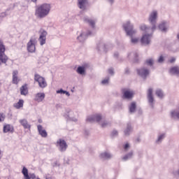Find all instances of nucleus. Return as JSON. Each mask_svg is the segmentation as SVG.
<instances>
[{
  "label": "nucleus",
  "instance_id": "1",
  "mask_svg": "<svg viewBox=\"0 0 179 179\" xmlns=\"http://www.w3.org/2000/svg\"><path fill=\"white\" fill-rule=\"evenodd\" d=\"M123 28L124 29L127 36L130 37L131 44H133V45L138 44L141 39L139 37L134 36V34H136V29H134V24H132L130 21H127L123 24Z\"/></svg>",
  "mask_w": 179,
  "mask_h": 179
},
{
  "label": "nucleus",
  "instance_id": "2",
  "mask_svg": "<svg viewBox=\"0 0 179 179\" xmlns=\"http://www.w3.org/2000/svg\"><path fill=\"white\" fill-rule=\"evenodd\" d=\"M50 10L51 4L45 3L38 6L36 8L35 15L37 17H39V19H43L44 17H46V16H48V15H50Z\"/></svg>",
  "mask_w": 179,
  "mask_h": 179
},
{
  "label": "nucleus",
  "instance_id": "3",
  "mask_svg": "<svg viewBox=\"0 0 179 179\" xmlns=\"http://www.w3.org/2000/svg\"><path fill=\"white\" fill-rule=\"evenodd\" d=\"M92 121L99 122L101 128H107V127H110V125H111V124L109 122H107V120H103V117L100 115H93L91 117V122Z\"/></svg>",
  "mask_w": 179,
  "mask_h": 179
},
{
  "label": "nucleus",
  "instance_id": "4",
  "mask_svg": "<svg viewBox=\"0 0 179 179\" xmlns=\"http://www.w3.org/2000/svg\"><path fill=\"white\" fill-rule=\"evenodd\" d=\"M159 16V13L157 10H153L151 11L148 16V22L152 26V30H156V23H157V17Z\"/></svg>",
  "mask_w": 179,
  "mask_h": 179
},
{
  "label": "nucleus",
  "instance_id": "5",
  "mask_svg": "<svg viewBox=\"0 0 179 179\" xmlns=\"http://www.w3.org/2000/svg\"><path fill=\"white\" fill-rule=\"evenodd\" d=\"M5 51H6V48H5V45H3V41H0V65L6 64L8 59H9L8 56L5 54Z\"/></svg>",
  "mask_w": 179,
  "mask_h": 179
},
{
  "label": "nucleus",
  "instance_id": "6",
  "mask_svg": "<svg viewBox=\"0 0 179 179\" xmlns=\"http://www.w3.org/2000/svg\"><path fill=\"white\" fill-rule=\"evenodd\" d=\"M153 37V33L143 34L140 41L143 45H149L152 43V38Z\"/></svg>",
  "mask_w": 179,
  "mask_h": 179
},
{
  "label": "nucleus",
  "instance_id": "7",
  "mask_svg": "<svg viewBox=\"0 0 179 179\" xmlns=\"http://www.w3.org/2000/svg\"><path fill=\"white\" fill-rule=\"evenodd\" d=\"M77 6L79 9H80V13L83 12H86L89 9V0H78Z\"/></svg>",
  "mask_w": 179,
  "mask_h": 179
},
{
  "label": "nucleus",
  "instance_id": "8",
  "mask_svg": "<svg viewBox=\"0 0 179 179\" xmlns=\"http://www.w3.org/2000/svg\"><path fill=\"white\" fill-rule=\"evenodd\" d=\"M34 80L38 83L39 87L41 89H44V87H47V81H45V78L42 77L38 74H35Z\"/></svg>",
  "mask_w": 179,
  "mask_h": 179
},
{
  "label": "nucleus",
  "instance_id": "9",
  "mask_svg": "<svg viewBox=\"0 0 179 179\" xmlns=\"http://www.w3.org/2000/svg\"><path fill=\"white\" fill-rule=\"evenodd\" d=\"M139 30L140 31H142L143 34H148L155 31V29H153V27L150 28V27H148L145 24H140Z\"/></svg>",
  "mask_w": 179,
  "mask_h": 179
},
{
  "label": "nucleus",
  "instance_id": "10",
  "mask_svg": "<svg viewBox=\"0 0 179 179\" xmlns=\"http://www.w3.org/2000/svg\"><path fill=\"white\" fill-rule=\"evenodd\" d=\"M57 146L59 148L60 152H65L68 149V144L65 140L60 138L57 141Z\"/></svg>",
  "mask_w": 179,
  "mask_h": 179
},
{
  "label": "nucleus",
  "instance_id": "11",
  "mask_svg": "<svg viewBox=\"0 0 179 179\" xmlns=\"http://www.w3.org/2000/svg\"><path fill=\"white\" fill-rule=\"evenodd\" d=\"M39 33H40V36L38 38V41H39L41 45H44V44H45V43L47 41L48 33L44 29H41Z\"/></svg>",
  "mask_w": 179,
  "mask_h": 179
},
{
  "label": "nucleus",
  "instance_id": "12",
  "mask_svg": "<svg viewBox=\"0 0 179 179\" xmlns=\"http://www.w3.org/2000/svg\"><path fill=\"white\" fill-rule=\"evenodd\" d=\"M147 97L150 106L153 108V104H155V98H153V88L149 87L147 91Z\"/></svg>",
  "mask_w": 179,
  "mask_h": 179
},
{
  "label": "nucleus",
  "instance_id": "13",
  "mask_svg": "<svg viewBox=\"0 0 179 179\" xmlns=\"http://www.w3.org/2000/svg\"><path fill=\"white\" fill-rule=\"evenodd\" d=\"M36 38H31L28 42L27 47L29 52H36Z\"/></svg>",
  "mask_w": 179,
  "mask_h": 179
},
{
  "label": "nucleus",
  "instance_id": "14",
  "mask_svg": "<svg viewBox=\"0 0 179 179\" xmlns=\"http://www.w3.org/2000/svg\"><path fill=\"white\" fill-rule=\"evenodd\" d=\"M137 73L143 78V79H146L148 76H149L150 71L146 68H141L139 69H137Z\"/></svg>",
  "mask_w": 179,
  "mask_h": 179
},
{
  "label": "nucleus",
  "instance_id": "15",
  "mask_svg": "<svg viewBox=\"0 0 179 179\" xmlns=\"http://www.w3.org/2000/svg\"><path fill=\"white\" fill-rule=\"evenodd\" d=\"M96 50L99 51V52H100V54H106V52H107L108 48L106 43L100 42L97 44Z\"/></svg>",
  "mask_w": 179,
  "mask_h": 179
},
{
  "label": "nucleus",
  "instance_id": "16",
  "mask_svg": "<svg viewBox=\"0 0 179 179\" xmlns=\"http://www.w3.org/2000/svg\"><path fill=\"white\" fill-rule=\"evenodd\" d=\"M135 92L131 90H125L123 91V99L131 100L134 97Z\"/></svg>",
  "mask_w": 179,
  "mask_h": 179
},
{
  "label": "nucleus",
  "instance_id": "17",
  "mask_svg": "<svg viewBox=\"0 0 179 179\" xmlns=\"http://www.w3.org/2000/svg\"><path fill=\"white\" fill-rule=\"evenodd\" d=\"M3 132L4 134H8V132H10V134H13L15 132V128L13 126H12V124H4Z\"/></svg>",
  "mask_w": 179,
  "mask_h": 179
},
{
  "label": "nucleus",
  "instance_id": "18",
  "mask_svg": "<svg viewBox=\"0 0 179 179\" xmlns=\"http://www.w3.org/2000/svg\"><path fill=\"white\" fill-rule=\"evenodd\" d=\"M89 36H90V31L82 32L80 36L77 37V40H78L80 43H83V41H85L87 37H89Z\"/></svg>",
  "mask_w": 179,
  "mask_h": 179
},
{
  "label": "nucleus",
  "instance_id": "19",
  "mask_svg": "<svg viewBox=\"0 0 179 179\" xmlns=\"http://www.w3.org/2000/svg\"><path fill=\"white\" fill-rule=\"evenodd\" d=\"M111 157H113V155L108 152H103L99 155V159H101V160H110Z\"/></svg>",
  "mask_w": 179,
  "mask_h": 179
},
{
  "label": "nucleus",
  "instance_id": "20",
  "mask_svg": "<svg viewBox=\"0 0 179 179\" xmlns=\"http://www.w3.org/2000/svg\"><path fill=\"white\" fill-rule=\"evenodd\" d=\"M38 131L42 138H47V136H48L47 131H45V129L43 128V126L40 124L38 125Z\"/></svg>",
  "mask_w": 179,
  "mask_h": 179
},
{
  "label": "nucleus",
  "instance_id": "21",
  "mask_svg": "<svg viewBox=\"0 0 179 179\" xmlns=\"http://www.w3.org/2000/svg\"><path fill=\"white\" fill-rule=\"evenodd\" d=\"M44 99H45V94L44 93H37L35 95V101H37L38 103H41V101H43V100H44Z\"/></svg>",
  "mask_w": 179,
  "mask_h": 179
},
{
  "label": "nucleus",
  "instance_id": "22",
  "mask_svg": "<svg viewBox=\"0 0 179 179\" xmlns=\"http://www.w3.org/2000/svg\"><path fill=\"white\" fill-rule=\"evenodd\" d=\"M159 29L161 31L166 32L167 31V29H169V24L167 23V22L163 21L159 24Z\"/></svg>",
  "mask_w": 179,
  "mask_h": 179
},
{
  "label": "nucleus",
  "instance_id": "23",
  "mask_svg": "<svg viewBox=\"0 0 179 179\" xmlns=\"http://www.w3.org/2000/svg\"><path fill=\"white\" fill-rule=\"evenodd\" d=\"M19 122L21 124V125H22L24 129H30V128H31V126L29 124L27 120L26 119L20 120Z\"/></svg>",
  "mask_w": 179,
  "mask_h": 179
},
{
  "label": "nucleus",
  "instance_id": "24",
  "mask_svg": "<svg viewBox=\"0 0 179 179\" xmlns=\"http://www.w3.org/2000/svg\"><path fill=\"white\" fill-rule=\"evenodd\" d=\"M87 66V65H84V66H78L77 70H76V72L78 73H79V75H85V72L86 71Z\"/></svg>",
  "mask_w": 179,
  "mask_h": 179
},
{
  "label": "nucleus",
  "instance_id": "25",
  "mask_svg": "<svg viewBox=\"0 0 179 179\" xmlns=\"http://www.w3.org/2000/svg\"><path fill=\"white\" fill-rule=\"evenodd\" d=\"M169 73L171 75H176L177 76H178V75H179V67L178 66L171 67L169 70Z\"/></svg>",
  "mask_w": 179,
  "mask_h": 179
},
{
  "label": "nucleus",
  "instance_id": "26",
  "mask_svg": "<svg viewBox=\"0 0 179 179\" xmlns=\"http://www.w3.org/2000/svg\"><path fill=\"white\" fill-rule=\"evenodd\" d=\"M17 71H14L13 72V83L14 85H17L19 83V78H17Z\"/></svg>",
  "mask_w": 179,
  "mask_h": 179
},
{
  "label": "nucleus",
  "instance_id": "27",
  "mask_svg": "<svg viewBox=\"0 0 179 179\" xmlns=\"http://www.w3.org/2000/svg\"><path fill=\"white\" fill-rule=\"evenodd\" d=\"M23 104H24V101H23V99H20L17 103L13 104V107L17 110H19L23 107Z\"/></svg>",
  "mask_w": 179,
  "mask_h": 179
},
{
  "label": "nucleus",
  "instance_id": "28",
  "mask_svg": "<svg viewBox=\"0 0 179 179\" xmlns=\"http://www.w3.org/2000/svg\"><path fill=\"white\" fill-rule=\"evenodd\" d=\"M27 93H29V90H27V85H22L20 87V94H22V96H26Z\"/></svg>",
  "mask_w": 179,
  "mask_h": 179
},
{
  "label": "nucleus",
  "instance_id": "29",
  "mask_svg": "<svg viewBox=\"0 0 179 179\" xmlns=\"http://www.w3.org/2000/svg\"><path fill=\"white\" fill-rule=\"evenodd\" d=\"M131 132H132V127H131L130 124H127V128L124 131V136H129Z\"/></svg>",
  "mask_w": 179,
  "mask_h": 179
},
{
  "label": "nucleus",
  "instance_id": "30",
  "mask_svg": "<svg viewBox=\"0 0 179 179\" xmlns=\"http://www.w3.org/2000/svg\"><path fill=\"white\" fill-rule=\"evenodd\" d=\"M171 115L172 118H178L179 120V108L173 110L171 112Z\"/></svg>",
  "mask_w": 179,
  "mask_h": 179
},
{
  "label": "nucleus",
  "instance_id": "31",
  "mask_svg": "<svg viewBox=\"0 0 179 179\" xmlns=\"http://www.w3.org/2000/svg\"><path fill=\"white\" fill-rule=\"evenodd\" d=\"M129 113H135L136 110V103L132 102L130 106H129Z\"/></svg>",
  "mask_w": 179,
  "mask_h": 179
},
{
  "label": "nucleus",
  "instance_id": "32",
  "mask_svg": "<svg viewBox=\"0 0 179 179\" xmlns=\"http://www.w3.org/2000/svg\"><path fill=\"white\" fill-rule=\"evenodd\" d=\"M129 58H133L134 59L135 62L138 61V53L131 52L128 55Z\"/></svg>",
  "mask_w": 179,
  "mask_h": 179
},
{
  "label": "nucleus",
  "instance_id": "33",
  "mask_svg": "<svg viewBox=\"0 0 179 179\" xmlns=\"http://www.w3.org/2000/svg\"><path fill=\"white\" fill-rule=\"evenodd\" d=\"M155 94L159 99H163V97H164V94L163 93V91L160 89L157 90Z\"/></svg>",
  "mask_w": 179,
  "mask_h": 179
},
{
  "label": "nucleus",
  "instance_id": "34",
  "mask_svg": "<svg viewBox=\"0 0 179 179\" xmlns=\"http://www.w3.org/2000/svg\"><path fill=\"white\" fill-rule=\"evenodd\" d=\"M165 136L166 134H160L156 141V143H162V141H163V138H165Z\"/></svg>",
  "mask_w": 179,
  "mask_h": 179
},
{
  "label": "nucleus",
  "instance_id": "35",
  "mask_svg": "<svg viewBox=\"0 0 179 179\" xmlns=\"http://www.w3.org/2000/svg\"><path fill=\"white\" fill-rule=\"evenodd\" d=\"M110 82V77H106L105 79L102 80L101 85H108Z\"/></svg>",
  "mask_w": 179,
  "mask_h": 179
},
{
  "label": "nucleus",
  "instance_id": "36",
  "mask_svg": "<svg viewBox=\"0 0 179 179\" xmlns=\"http://www.w3.org/2000/svg\"><path fill=\"white\" fill-rule=\"evenodd\" d=\"M132 156H134V153L131 152L128 155H125L122 159L124 160H128V159H131Z\"/></svg>",
  "mask_w": 179,
  "mask_h": 179
},
{
  "label": "nucleus",
  "instance_id": "37",
  "mask_svg": "<svg viewBox=\"0 0 179 179\" xmlns=\"http://www.w3.org/2000/svg\"><path fill=\"white\" fill-rule=\"evenodd\" d=\"M90 27L91 29H96V20L92 19L90 20Z\"/></svg>",
  "mask_w": 179,
  "mask_h": 179
},
{
  "label": "nucleus",
  "instance_id": "38",
  "mask_svg": "<svg viewBox=\"0 0 179 179\" xmlns=\"http://www.w3.org/2000/svg\"><path fill=\"white\" fill-rule=\"evenodd\" d=\"M155 61L153 60V59H148L146 60V64L147 65H149L150 66H152V65H153Z\"/></svg>",
  "mask_w": 179,
  "mask_h": 179
},
{
  "label": "nucleus",
  "instance_id": "39",
  "mask_svg": "<svg viewBox=\"0 0 179 179\" xmlns=\"http://www.w3.org/2000/svg\"><path fill=\"white\" fill-rule=\"evenodd\" d=\"M83 21L85 22V23H87V24H90V18H89V17H84Z\"/></svg>",
  "mask_w": 179,
  "mask_h": 179
},
{
  "label": "nucleus",
  "instance_id": "40",
  "mask_svg": "<svg viewBox=\"0 0 179 179\" xmlns=\"http://www.w3.org/2000/svg\"><path fill=\"white\" fill-rule=\"evenodd\" d=\"M158 62L159 64H163V62H164V57L163 55H161L159 58H158Z\"/></svg>",
  "mask_w": 179,
  "mask_h": 179
},
{
  "label": "nucleus",
  "instance_id": "41",
  "mask_svg": "<svg viewBox=\"0 0 179 179\" xmlns=\"http://www.w3.org/2000/svg\"><path fill=\"white\" fill-rule=\"evenodd\" d=\"M123 148H124V150L127 152V150H129V148H131V146L129 145V143H127L126 144H124Z\"/></svg>",
  "mask_w": 179,
  "mask_h": 179
},
{
  "label": "nucleus",
  "instance_id": "42",
  "mask_svg": "<svg viewBox=\"0 0 179 179\" xmlns=\"http://www.w3.org/2000/svg\"><path fill=\"white\" fill-rule=\"evenodd\" d=\"M5 121V114L0 113V122Z\"/></svg>",
  "mask_w": 179,
  "mask_h": 179
},
{
  "label": "nucleus",
  "instance_id": "43",
  "mask_svg": "<svg viewBox=\"0 0 179 179\" xmlns=\"http://www.w3.org/2000/svg\"><path fill=\"white\" fill-rule=\"evenodd\" d=\"M57 93L61 94H65V93H66V91H64V90L61 89L60 90H57Z\"/></svg>",
  "mask_w": 179,
  "mask_h": 179
},
{
  "label": "nucleus",
  "instance_id": "44",
  "mask_svg": "<svg viewBox=\"0 0 179 179\" xmlns=\"http://www.w3.org/2000/svg\"><path fill=\"white\" fill-rule=\"evenodd\" d=\"M108 72L109 75H110L111 76H113V75H114V69H109L108 70Z\"/></svg>",
  "mask_w": 179,
  "mask_h": 179
},
{
  "label": "nucleus",
  "instance_id": "45",
  "mask_svg": "<svg viewBox=\"0 0 179 179\" xmlns=\"http://www.w3.org/2000/svg\"><path fill=\"white\" fill-rule=\"evenodd\" d=\"M117 135H118V131L117 130H113L112 131V136H117Z\"/></svg>",
  "mask_w": 179,
  "mask_h": 179
},
{
  "label": "nucleus",
  "instance_id": "46",
  "mask_svg": "<svg viewBox=\"0 0 179 179\" xmlns=\"http://www.w3.org/2000/svg\"><path fill=\"white\" fill-rule=\"evenodd\" d=\"M6 16V13H1L0 14V19H2Z\"/></svg>",
  "mask_w": 179,
  "mask_h": 179
},
{
  "label": "nucleus",
  "instance_id": "47",
  "mask_svg": "<svg viewBox=\"0 0 179 179\" xmlns=\"http://www.w3.org/2000/svg\"><path fill=\"white\" fill-rule=\"evenodd\" d=\"M169 62L171 64H173V62H176V58L175 57H172L170 60Z\"/></svg>",
  "mask_w": 179,
  "mask_h": 179
},
{
  "label": "nucleus",
  "instance_id": "48",
  "mask_svg": "<svg viewBox=\"0 0 179 179\" xmlns=\"http://www.w3.org/2000/svg\"><path fill=\"white\" fill-rule=\"evenodd\" d=\"M107 1L108 2H109L110 5H113V3H114V0H107Z\"/></svg>",
  "mask_w": 179,
  "mask_h": 179
},
{
  "label": "nucleus",
  "instance_id": "49",
  "mask_svg": "<svg viewBox=\"0 0 179 179\" xmlns=\"http://www.w3.org/2000/svg\"><path fill=\"white\" fill-rule=\"evenodd\" d=\"M86 122H90V117H87L86 119Z\"/></svg>",
  "mask_w": 179,
  "mask_h": 179
},
{
  "label": "nucleus",
  "instance_id": "50",
  "mask_svg": "<svg viewBox=\"0 0 179 179\" xmlns=\"http://www.w3.org/2000/svg\"><path fill=\"white\" fill-rule=\"evenodd\" d=\"M64 94H66V96H69L71 95L67 91H66V92H64Z\"/></svg>",
  "mask_w": 179,
  "mask_h": 179
},
{
  "label": "nucleus",
  "instance_id": "51",
  "mask_svg": "<svg viewBox=\"0 0 179 179\" xmlns=\"http://www.w3.org/2000/svg\"><path fill=\"white\" fill-rule=\"evenodd\" d=\"M46 179H52V178H50V177H46Z\"/></svg>",
  "mask_w": 179,
  "mask_h": 179
},
{
  "label": "nucleus",
  "instance_id": "52",
  "mask_svg": "<svg viewBox=\"0 0 179 179\" xmlns=\"http://www.w3.org/2000/svg\"><path fill=\"white\" fill-rule=\"evenodd\" d=\"M32 2H37V0H31Z\"/></svg>",
  "mask_w": 179,
  "mask_h": 179
},
{
  "label": "nucleus",
  "instance_id": "53",
  "mask_svg": "<svg viewBox=\"0 0 179 179\" xmlns=\"http://www.w3.org/2000/svg\"><path fill=\"white\" fill-rule=\"evenodd\" d=\"M115 57H118V54H115Z\"/></svg>",
  "mask_w": 179,
  "mask_h": 179
},
{
  "label": "nucleus",
  "instance_id": "54",
  "mask_svg": "<svg viewBox=\"0 0 179 179\" xmlns=\"http://www.w3.org/2000/svg\"><path fill=\"white\" fill-rule=\"evenodd\" d=\"M75 121H78V120H75Z\"/></svg>",
  "mask_w": 179,
  "mask_h": 179
}]
</instances>
